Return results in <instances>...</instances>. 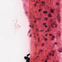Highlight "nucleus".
<instances>
[{"mask_svg": "<svg viewBox=\"0 0 62 62\" xmlns=\"http://www.w3.org/2000/svg\"><path fill=\"white\" fill-rule=\"evenodd\" d=\"M60 14H58V16L57 17L58 19V22H60Z\"/></svg>", "mask_w": 62, "mask_h": 62, "instance_id": "2", "label": "nucleus"}, {"mask_svg": "<svg viewBox=\"0 0 62 62\" xmlns=\"http://www.w3.org/2000/svg\"><path fill=\"white\" fill-rule=\"evenodd\" d=\"M40 0H39V1H40Z\"/></svg>", "mask_w": 62, "mask_h": 62, "instance_id": "40", "label": "nucleus"}, {"mask_svg": "<svg viewBox=\"0 0 62 62\" xmlns=\"http://www.w3.org/2000/svg\"><path fill=\"white\" fill-rule=\"evenodd\" d=\"M48 16L49 17H52V16H51V15L50 14L48 15Z\"/></svg>", "mask_w": 62, "mask_h": 62, "instance_id": "7", "label": "nucleus"}, {"mask_svg": "<svg viewBox=\"0 0 62 62\" xmlns=\"http://www.w3.org/2000/svg\"><path fill=\"white\" fill-rule=\"evenodd\" d=\"M31 34L30 35V37H31Z\"/></svg>", "mask_w": 62, "mask_h": 62, "instance_id": "29", "label": "nucleus"}, {"mask_svg": "<svg viewBox=\"0 0 62 62\" xmlns=\"http://www.w3.org/2000/svg\"><path fill=\"white\" fill-rule=\"evenodd\" d=\"M30 54H28L27 55V56H25L24 57V58L25 60H26V62H30V58H28V55H30Z\"/></svg>", "mask_w": 62, "mask_h": 62, "instance_id": "1", "label": "nucleus"}, {"mask_svg": "<svg viewBox=\"0 0 62 62\" xmlns=\"http://www.w3.org/2000/svg\"><path fill=\"white\" fill-rule=\"evenodd\" d=\"M32 28H33V26L32 27Z\"/></svg>", "mask_w": 62, "mask_h": 62, "instance_id": "36", "label": "nucleus"}, {"mask_svg": "<svg viewBox=\"0 0 62 62\" xmlns=\"http://www.w3.org/2000/svg\"><path fill=\"white\" fill-rule=\"evenodd\" d=\"M43 24L44 25H46V23H44Z\"/></svg>", "mask_w": 62, "mask_h": 62, "instance_id": "19", "label": "nucleus"}, {"mask_svg": "<svg viewBox=\"0 0 62 62\" xmlns=\"http://www.w3.org/2000/svg\"><path fill=\"white\" fill-rule=\"evenodd\" d=\"M49 30H47L46 31V32H49Z\"/></svg>", "mask_w": 62, "mask_h": 62, "instance_id": "11", "label": "nucleus"}, {"mask_svg": "<svg viewBox=\"0 0 62 62\" xmlns=\"http://www.w3.org/2000/svg\"><path fill=\"white\" fill-rule=\"evenodd\" d=\"M47 35H48V34H46L45 35V36H47Z\"/></svg>", "mask_w": 62, "mask_h": 62, "instance_id": "22", "label": "nucleus"}, {"mask_svg": "<svg viewBox=\"0 0 62 62\" xmlns=\"http://www.w3.org/2000/svg\"><path fill=\"white\" fill-rule=\"evenodd\" d=\"M58 52L60 53H62V48L61 49H60L58 51Z\"/></svg>", "mask_w": 62, "mask_h": 62, "instance_id": "3", "label": "nucleus"}, {"mask_svg": "<svg viewBox=\"0 0 62 62\" xmlns=\"http://www.w3.org/2000/svg\"><path fill=\"white\" fill-rule=\"evenodd\" d=\"M58 43L57 42H55V43H54V44H55V45H57V44H58Z\"/></svg>", "mask_w": 62, "mask_h": 62, "instance_id": "9", "label": "nucleus"}, {"mask_svg": "<svg viewBox=\"0 0 62 62\" xmlns=\"http://www.w3.org/2000/svg\"><path fill=\"white\" fill-rule=\"evenodd\" d=\"M52 56H54V51H52Z\"/></svg>", "mask_w": 62, "mask_h": 62, "instance_id": "4", "label": "nucleus"}, {"mask_svg": "<svg viewBox=\"0 0 62 62\" xmlns=\"http://www.w3.org/2000/svg\"><path fill=\"white\" fill-rule=\"evenodd\" d=\"M52 53H49V56H51V55H52Z\"/></svg>", "mask_w": 62, "mask_h": 62, "instance_id": "8", "label": "nucleus"}, {"mask_svg": "<svg viewBox=\"0 0 62 62\" xmlns=\"http://www.w3.org/2000/svg\"><path fill=\"white\" fill-rule=\"evenodd\" d=\"M52 38H54V36H52Z\"/></svg>", "mask_w": 62, "mask_h": 62, "instance_id": "16", "label": "nucleus"}, {"mask_svg": "<svg viewBox=\"0 0 62 62\" xmlns=\"http://www.w3.org/2000/svg\"><path fill=\"white\" fill-rule=\"evenodd\" d=\"M45 40H47V39H46V38H45Z\"/></svg>", "mask_w": 62, "mask_h": 62, "instance_id": "23", "label": "nucleus"}, {"mask_svg": "<svg viewBox=\"0 0 62 62\" xmlns=\"http://www.w3.org/2000/svg\"><path fill=\"white\" fill-rule=\"evenodd\" d=\"M35 7H36L37 6V4L35 3Z\"/></svg>", "mask_w": 62, "mask_h": 62, "instance_id": "15", "label": "nucleus"}, {"mask_svg": "<svg viewBox=\"0 0 62 62\" xmlns=\"http://www.w3.org/2000/svg\"><path fill=\"white\" fill-rule=\"evenodd\" d=\"M35 20H39V19H38V18H35Z\"/></svg>", "mask_w": 62, "mask_h": 62, "instance_id": "18", "label": "nucleus"}, {"mask_svg": "<svg viewBox=\"0 0 62 62\" xmlns=\"http://www.w3.org/2000/svg\"><path fill=\"white\" fill-rule=\"evenodd\" d=\"M45 3V2L44 1H42V3L43 4H44Z\"/></svg>", "mask_w": 62, "mask_h": 62, "instance_id": "14", "label": "nucleus"}, {"mask_svg": "<svg viewBox=\"0 0 62 62\" xmlns=\"http://www.w3.org/2000/svg\"><path fill=\"white\" fill-rule=\"evenodd\" d=\"M51 22H52V21H51Z\"/></svg>", "mask_w": 62, "mask_h": 62, "instance_id": "42", "label": "nucleus"}, {"mask_svg": "<svg viewBox=\"0 0 62 62\" xmlns=\"http://www.w3.org/2000/svg\"><path fill=\"white\" fill-rule=\"evenodd\" d=\"M39 39H38V42H39Z\"/></svg>", "mask_w": 62, "mask_h": 62, "instance_id": "34", "label": "nucleus"}, {"mask_svg": "<svg viewBox=\"0 0 62 62\" xmlns=\"http://www.w3.org/2000/svg\"><path fill=\"white\" fill-rule=\"evenodd\" d=\"M58 35L59 36H60V34H59Z\"/></svg>", "mask_w": 62, "mask_h": 62, "instance_id": "28", "label": "nucleus"}, {"mask_svg": "<svg viewBox=\"0 0 62 62\" xmlns=\"http://www.w3.org/2000/svg\"><path fill=\"white\" fill-rule=\"evenodd\" d=\"M45 20H47V18H45Z\"/></svg>", "mask_w": 62, "mask_h": 62, "instance_id": "21", "label": "nucleus"}, {"mask_svg": "<svg viewBox=\"0 0 62 62\" xmlns=\"http://www.w3.org/2000/svg\"><path fill=\"white\" fill-rule=\"evenodd\" d=\"M44 13H47V11H44Z\"/></svg>", "mask_w": 62, "mask_h": 62, "instance_id": "10", "label": "nucleus"}, {"mask_svg": "<svg viewBox=\"0 0 62 62\" xmlns=\"http://www.w3.org/2000/svg\"><path fill=\"white\" fill-rule=\"evenodd\" d=\"M52 27H53V25H51Z\"/></svg>", "mask_w": 62, "mask_h": 62, "instance_id": "26", "label": "nucleus"}, {"mask_svg": "<svg viewBox=\"0 0 62 62\" xmlns=\"http://www.w3.org/2000/svg\"><path fill=\"white\" fill-rule=\"evenodd\" d=\"M45 62H47V60H46V61H45Z\"/></svg>", "mask_w": 62, "mask_h": 62, "instance_id": "30", "label": "nucleus"}, {"mask_svg": "<svg viewBox=\"0 0 62 62\" xmlns=\"http://www.w3.org/2000/svg\"><path fill=\"white\" fill-rule=\"evenodd\" d=\"M36 3L38 4V2H36Z\"/></svg>", "mask_w": 62, "mask_h": 62, "instance_id": "35", "label": "nucleus"}, {"mask_svg": "<svg viewBox=\"0 0 62 62\" xmlns=\"http://www.w3.org/2000/svg\"><path fill=\"white\" fill-rule=\"evenodd\" d=\"M52 40H53L54 39L53 38L51 39Z\"/></svg>", "mask_w": 62, "mask_h": 62, "instance_id": "32", "label": "nucleus"}, {"mask_svg": "<svg viewBox=\"0 0 62 62\" xmlns=\"http://www.w3.org/2000/svg\"><path fill=\"white\" fill-rule=\"evenodd\" d=\"M30 26H31L30 25Z\"/></svg>", "mask_w": 62, "mask_h": 62, "instance_id": "39", "label": "nucleus"}, {"mask_svg": "<svg viewBox=\"0 0 62 62\" xmlns=\"http://www.w3.org/2000/svg\"><path fill=\"white\" fill-rule=\"evenodd\" d=\"M41 32H42V31H43V30H41Z\"/></svg>", "mask_w": 62, "mask_h": 62, "instance_id": "27", "label": "nucleus"}, {"mask_svg": "<svg viewBox=\"0 0 62 62\" xmlns=\"http://www.w3.org/2000/svg\"><path fill=\"white\" fill-rule=\"evenodd\" d=\"M43 51V50H41L39 52H42Z\"/></svg>", "mask_w": 62, "mask_h": 62, "instance_id": "12", "label": "nucleus"}, {"mask_svg": "<svg viewBox=\"0 0 62 62\" xmlns=\"http://www.w3.org/2000/svg\"><path fill=\"white\" fill-rule=\"evenodd\" d=\"M47 57H48V56H47Z\"/></svg>", "mask_w": 62, "mask_h": 62, "instance_id": "38", "label": "nucleus"}, {"mask_svg": "<svg viewBox=\"0 0 62 62\" xmlns=\"http://www.w3.org/2000/svg\"><path fill=\"white\" fill-rule=\"evenodd\" d=\"M35 23H36V21H35Z\"/></svg>", "mask_w": 62, "mask_h": 62, "instance_id": "31", "label": "nucleus"}, {"mask_svg": "<svg viewBox=\"0 0 62 62\" xmlns=\"http://www.w3.org/2000/svg\"><path fill=\"white\" fill-rule=\"evenodd\" d=\"M51 12L52 13L54 12V10H53L52 9H51L50 10Z\"/></svg>", "mask_w": 62, "mask_h": 62, "instance_id": "6", "label": "nucleus"}, {"mask_svg": "<svg viewBox=\"0 0 62 62\" xmlns=\"http://www.w3.org/2000/svg\"><path fill=\"white\" fill-rule=\"evenodd\" d=\"M42 46H44V43H43L42 44Z\"/></svg>", "mask_w": 62, "mask_h": 62, "instance_id": "13", "label": "nucleus"}, {"mask_svg": "<svg viewBox=\"0 0 62 62\" xmlns=\"http://www.w3.org/2000/svg\"><path fill=\"white\" fill-rule=\"evenodd\" d=\"M41 11V10L40 9L39 10V11Z\"/></svg>", "mask_w": 62, "mask_h": 62, "instance_id": "24", "label": "nucleus"}, {"mask_svg": "<svg viewBox=\"0 0 62 62\" xmlns=\"http://www.w3.org/2000/svg\"><path fill=\"white\" fill-rule=\"evenodd\" d=\"M26 14H27V12H26Z\"/></svg>", "mask_w": 62, "mask_h": 62, "instance_id": "33", "label": "nucleus"}, {"mask_svg": "<svg viewBox=\"0 0 62 62\" xmlns=\"http://www.w3.org/2000/svg\"><path fill=\"white\" fill-rule=\"evenodd\" d=\"M39 57V56H38L37 57Z\"/></svg>", "mask_w": 62, "mask_h": 62, "instance_id": "37", "label": "nucleus"}, {"mask_svg": "<svg viewBox=\"0 0 62 62\" xmlns=\"http://www.w3.org/2000/svg\"><path fill=\"white\" fill-rule=\"evenodd\" d=\"M56 4L57 5H59V4L58 3H57Z\"/></svg>", "mask_w": 62, "mask_h": 62, "instance_id": "25", "label": "nucleus"}, {"mask_svg": "<svg viewBox=\"0 0 62 62\" xmlns=\"http://www.w3.org/2000/svg\"><path fill=\"white\" fill-rule=\"evenodd\" d=\"M39 20H40V19H39Z\"/></svg>", "mask_w": 62, "mask_h": 62, "instance_id": "41", "label": "nucleus"}, {"mask_svg": "<svg viewBox=\"0 0 62 62\" xmlns=\"http://www.w3.org/2000/svg\"><path fill=\"white\" fill-rule=\"evenodd\" d=\"M53 34H50V36H52Z\"/></svg>", "mask_w": 62, "mask_h": 62, "instance_id": "17", "label": "nucleus"}, {"mask_svg": "<svg viewBox=\"0 0 62 62\" xmlns=\"http://www.w3.org/2000/svg\"><path fill=\"white\" fill-rule=\"evenodd\" d=\"M45 27H47V25H45Z\"/></svg>", "mask_w": 62, "mask_h": 62, "instance_id": "20", "label": "nucleus"}, {"mask_svg": "<svg viewBox=\"0 0 62 62\" xmlns=\"http://www.w3.org/2000/svg\"><path fill=\"white\" fill-rule=\"evenodd\" d=\"M55 23V22H54V23H53V25H55L56 27H57V25H56V24Z\"/></svg>", "mask_w": 62, "mask_h": 62, "instance_id": "5", "label": "nucleus"}]
</instances>
